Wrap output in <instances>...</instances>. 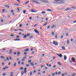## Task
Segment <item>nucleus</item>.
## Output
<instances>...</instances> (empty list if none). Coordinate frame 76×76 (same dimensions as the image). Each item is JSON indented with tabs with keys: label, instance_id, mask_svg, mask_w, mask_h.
Listing matches in <instances>:
<instances>
[{
	"label": "nucleus",
	"instance_id": "obj_41",
	"mask_svg": "<svg viewBox=\"0 0 76 76\" xmlns=\"http://www.w3.org/2000/svg\"><path fill=\"white\" fill-rule=\"evenodd\" d=\"M14 5H17V6H19V5L17 4H14Z\"/></svg>",
	"mask_w": 76,
	"mask_h": 76
},
{
	"label": "nucleus",
	"instance_id": "obj_62",
	"mask_svg": "<svg viewBox=\"0 0 76 76\" xmlns=\"http://www.w3.org/2000/svg\"><path fill=\"white\" fill-rule=\"evenodd\" d=\"M11 37H13V36H14V35H13V34H11Z\"/></svg>",
	"mask_w": 76,
	"mask_h": 76
},
{
	"label": "nucleus",
	"instance_id": "obj_56",
	"mask_svg": "<svg viewBox=\"0 0 76 76\" xmlns=\"http://www.w3.org/2000/svg\"><path fill=\"white\" fill-rule=\"evenodd\" d=\"M28 7H29V8H30L31 6H30V5H28Z\"/></svg>",
	"mask_w": 76,
	"mask_h": 76
},
{
	"label": "nucleus",
	"instance_id": "obj_12",
	"mask_svg": "<svg viewBox=\"0 0 76 76\" xmlns=\"http://www.w3.org/2000/svg\"><path fill=\"white\" fill-rule=\"evenodd\" d=\"M71 10V9L70 8H68L67 9H66L65 10H66V11H67V10Z\"/></svg>",
	"mask_w": 76,
	"mask_h": 76
},
{
	"label": "nucleus",
	"instance_id": "obj_50",
	"mask_svg": "<svg viewBox=\"0 0 76 76\" xmlns=\"http://www.w3.org/2000/svg\"><path fill=\"white\" fill-rule=\"evenodd\" d=\"M61 38L62 39H63V35H62L61 36Z\"/></svg>",
	"mask_w": 76,
	"mask_h": 76
},
{
	"label": "nucleus",
	"instance_id": "obj_34",
	"mask_svg": "<svg viewBox=\"0 0 76 76\" xmlns=\"http://www.w3.org/2000/svg\"><path fill=\"white\" fill-rule=\"evenodd\" d=\"M24 54H25V55H26V54H27V53H26V52H24Z\"/></svg>",
	"mask_w": 76,
	"mask_h": 76
},
{
	"label": "nucleus",
	"instance_id": "obj_33",
	"mask_svg": "<svg viewBox=\"0 0 76 76\" xmlns=\"http://www.w3.org/2000/svg\"><path fill=\"white\" fill-rule=\"evenodd\" d=\"M69 44V41L67 40V44Z\"/></svg>",
	"mask_w": 76,
	"mask_h": 76
},
{
	"label": "nucleus",
	"instance_id": "obj_42",
	"mask_svg": "<svg viewBox=\"0 0 76 76\" xmlns=\"http://www.w3.org/2000/svg\"><path fill=\"white\" fill-rule=\"evenodd\" d=\"M20 36H16V38H20Z\"/></svg>",
	"mask_w": 76,
	"mask_h": 76
},
{
	"label": "nucleus",
	"instance_id": "obj_17",
	"mask_svg": "<svg viewBox=\"0 0 76 76\" xmlns=\"http://www.w3.org/2000/svg\"><path fill=\"white\" fill-rule=\"evenodd\" d=\"M30 65H31V66H34V64L32 63H30Z\"/></svg>",
	"mask_w": 76,
	"mask_h": 76
},
{
	"label": "nucleus",
	"instance_id": "obj_37",
	"mask_svg": "<svg viewBox=\"0 0 76 76\" xmlns=\"http://www.w3.org/2000/svg\"><path fill=\"white\" fill-rule=\"evenodd\" d=\"M17 54H20V53L19 52H18Z\"/></svg>",
	"mask_w": 76,
	"mask_h": 76
},
{
	"label": "nucleus",
	"instance_id": "obj_49",
	"mask_svg": "<svg viewBox=\"0 0 76 76\" xmlns=\"http://www.w3.org/2000/svg\"><path fill=\"white\" fill-rule=\"evenodd\" d=\"M32 72H31L30 74V76H31V75H32Z\"/></svg>",
	"mask_w": 76,
	"mask_h": 76
},
{
	"label": "nucleus",
	"instance_id": "obj_44",
	"mask_svg": "<svg viewBox=\"0 0 76 76\" xmlns=\"http://www.w3.org/2000/svg\"><path fill=\"white\" fill-rule=\"evenodd\" d=\"M47 22H46L45 24L43 25V26H45V25H47Z\"/></svg>",
	"mask_w": 76,
	"mask_h": 76
},
{
	"label": "nucleus",
	"instance_id": "obj_60",
	"mask_svg": "<svg viewBox=\"0 0 76 76\" xmlns=\"http://www.w3.org/2000/svg\"><path fill=\"white\" fill-rule=\"evenodd\" d=\"M54 32H52V34L53 35H54Z\"/></svg>",
	"mask_w": 76,
	"mask_h": 76
},
{
	"label": "nucleus",
	"instance_id": "obj_55",
	"mask_svg": "<svg viewBox=\"0 0 76 76\" xmlns=\"http://www.w3.org/2000/svg\"><path fill=\"white\" fill-rule=\"evenodd\" d=\"M7 60H8V61H9V58L7 57Z\"/></svg>",
	"mask_w": 76,
	"mask_h": 76
},
{
	"label": "nucleus",
	"instance_id": "obj_22",
	"mask_svg": "<svg viewBox=\"0 0 76 76\" xmlns=\"http://www.w3.org/2000/svg\"><path fill=\"white\" fill-rule=\"evenodd\" d=\"M47 11H52V10H51V9H48V10H47Z\"/></svg>",
	"mask_w": 76,
	"mask_h": 76
},
{
	"label": "nucleus",
	"instance_id": "obj_19",
	"mask_svg": "<svg viewBox=\"0 0 76 76\" xmlns=\"http://www.w3.org/2000/svg\"><path fill=\"white\" fill-rule=\"evenodd\" d=\"M62 49L63 50H65L66 49H65V47H61Z\"/></svg>",
	"mask_w": 76,
	"mask_h": 76
},
{
	"label": "nucleus",
	"instance_id": "obj_35",
	"mask_svg": "<svg viewBox=\"0 0 76 76\" xmlns=\"http://www.w3.org/2000/svg\"><path fill=\"white\" fill-rule=\"evenodd\" d=\"M28 63H31V60H29L28 61Z\"/></svg>",
	"mask_w": 76,
	"mask_h": 76
},
{
	"label": "nucleus",
	"instance_id": "obj_23",
	"mask_svg": "<svg viewBox=\"0 0 76 76\" xmlns=\"http://www.w3.org/2000/svg\"><path fill=\"white\" fill-rule=\"evenodd\" d=\"M50 27V25H48L47 27V29H49Z\"/></svg>",
	"mask_w": 76,
	"mask_h": 76
},
{
	"label": "nucleus",
	"instance_id": "obj_53",
	"mask_svg": "<svg viewBox=\"0 0 76 76\" xmlns=\"http://www.w3.org/2000/svg\"><path fill=\"white\" fill-rule=\"evenodd\" d=\"M45 68V70H47V69H48V67H46Z\"/></svg>",
	"mask_w": 76,
	"mask_h": 76
},
{
	"label": "nucleus",
	"instance_id": "obj_18",
	"mask_svg": "<svg viewBox=\"0 0 76 76\" xmlns=\"http://www.w3.org/2000/svg\"><path fill=\"white\" fill-rule=\"evenodd\" d=\"M42 15H43V14H45V11L42 12Z\"/></svg>",
	"mask_w": 76,
	"mask_h": 76
},
{
	"label": "nucleus",
	"instance_id": "obj_47",
	"mask_svg": "<svg viewBox=\"0 0 76 76\" xmlns=\"http://www.w3.org/2000/svg\"><path fill=\"white\" fill-rule=\"evenodd\" d=\"M58 75H60L61 74V72H59L58 73Z\"/></svg>",
	"mask_w": 76,
	"mask_h": 76
},
{
	"label": "nucleus",
	"instance_id": "obj_6",
	"mask_svg": "<svg viewBox=\"0 0 76 76\" xmlns=\"http://www.w3.org/2000/svg\"><path fill=\"white\" fill-rule=\"evenodd\" d=\"M53 3H55V4H61L62 3H64L63 2H60L59 3H57V2H53Z\"/></svg>",
	"mask_w": 76,
	"mask_h": 76
},
{
	"label": "nucleus",
	"instance_id": "obj_64",
	"mask_svg": "<svg viewBox=\"0 0 76 76\" xmlns=\"http://www.w3.org/2000/svg\"><path fill=\"white\" fill-rule=\"evenodd\" d=\"M64 74H62V76H64Z\"/></svg>",
	"mask_w": 76,
	"mask_h": 76
},
{
	"label": "nucleus",
	"instance_id": "obj_32",
	"mask_svg": "<svg viewBox=\"0 0 76 76\" xmlns=\"http://www.w3.org/2000/svg\"><path fill=\"white\" fill-rule=\"evenodd\" d=\"M33 37H32V36H30L29 38H33Z\"/></svg>",
	"mask_w": 76,
	"mask_h": 76
},
{
	"label": "nucleus",
	"instance_id": "obj_15",
	"mask_svg": "<svg viewBox=\"0 0 76 76\" xmlns=\"http://www.w3.org/2000/svg\"><path fill=\"white\" fill-rule=\"evenodd\" d=\"M27 37V36L26 35H25L23 37V38H26Z\"/></svg>",
	"mask_w": 76,
	"mask_h": 76
},
{
	"label": "nucleus",
	"instance_id": "obj_24",
	"mask_svg": "<svg viewBox=\"0 0 76 76\" xmlns=\"http://www.w3.org/2000/svg\"><path fill=\"white\" fill-rule=\"evenodd\" d=\"M16 63H15L14 64V67H15V66H16Z\"/></svg>",
	"mask_w": 76,
	"mask_h": 76
},
{
	"label": "nucleus",
	"instance_id": "obj_45",
	"mask_svg": "<svg viewBox=\"0 0 76 76\" xmlns=\"http://www.w3.org/2000/svg\"><path fill=\"white\" fill-rule=\"evenodd\" d=\"M14 31H18V30L16 29H14Z\"/></svg>",
	"mask_w": 76,
	"mask_h": 76
},
{
	"label": "nucleus",
	"instance_id": "obj_52",
	"mask_svg": "<svg viewBox=\"0 0 76 76\" xmlns=\"http://www.w3.org/2000/svg\"><path fill=\"white\" fill-rule=\"evenodd\" d=\"M26 66L27 67H29V65L28 64H26Z\"/></svg>",
	"mask_w": 76,
	"mask_h": 76
},
{
	"label": "nucleus",
	"instance_id": "obj_28",
	"mask_svg": "<svg viewBox=\"0 0 76 76\" xmlns=\"http://www.w3.org/2000/svg\"><path fill=\"white\" fill-rule=\"evenodd\" d=\"M29 1H26V3H25V4H28V3H29Z\"/></svg>",
	"mask_w": 76,
	"mask_h": 76
},
{
	"label": "nucleus",
	"instance_id": "obj_20",
	"mask_svg": "<svg viewBox=\"0 0 76 76\" xmlns=\"http://www.w3.org/2000/svg\"><path fill=\"white\" fill-rule=\"evenodd\" d=\"M71 8H72V9H76V7H71Z\"/></svg>",
	"mask_w": 76,
	"mask_h": 76
},
{
	"label": "nucleus",
	"instance_id": "obj_2",
	"mask_svg": "<svg viewBox=\"0 0 76 76\" xmlns=\"http://www.w3.org/2000/svg\"><path fill=\"white\" fill-rule=\"evenodd\" d=\"M40 1H42V2H43V3H49V1L47 0H40Z\"/></svg>",
	"mask_w": 76,
	"mask_h": 76
},
{
	"label": "nucleus",
	"instance_id": "obj_39",
	"mask_svg": "<svg viewBox=\"0 0 76 76\" xmlns=\"http://www.w3.org/2000/svg\"><path fill=\"white\" fill-rule=\"evenodd\" d=\"M23 74H24V72H22L21 75H23Z\"/></svg>",
	"mask_w": 76,
	"mask_h": 76
},
{
	"label": "nucleus",
	"instance_id": "obj_57",
	"mask_svg": "<svg viewBox=\"0 0 76 76\" xmlns=\"http://www.w3.org/2000/svg\"><path fill=\"white\" fill-rule=\"evenodd\" d=\"M69 62H70V63H72V61L71 60H70L69 61Z\"/></svg>",
	"mask_w": 76,
	"mask_h": 76
},
{
	"label": "nucleus",
	"instance_id": "obj_61",
	"mask_svg": "<svg viewBox=\"0 0 76 76\" xmlns=\"http://www.w3.org/2000/svg\"><path fill=\"white\" fill-rule=\"evenodd\" d=\"M14 55H16V53L15 52V53H14Z\"/></svg>",
	"mask_w": 76,
	"mask_h": 76
},
{
	"label": "nucleus",
	"instance_id": "obj_54",
	"mask_svg": "<svg viewBox=\"0 0 76 76\" xmlns=\"http://www.w3.org/2000/svg\"><path fill=\"white\" fill-rule=\"evenodd\" d=\"M17 10H18V12H19V8H17Z\"/></svg>",
	"mask_w": 76,
	"mask_h": 76
},
{
	"label": "nucleus",
	"instance_id": "obj_8",
	"mask_svg": "<svg viewBox=\"0 0 76 76\" xmlns=\"http://www.w3.org/2000/svg\"><path fill=\"white\" fill-rule=\"evenodd\" d=\"M34 31L36 33H37V34H39V31L37 30L36 29H34Z\"/></svg>",
	"mask_w": 76,
	"mask_h": 76
},
{
	"label": "nucleus",
	"instance_id": "obj_59",
	"mask_svg": "<svg viewBox=\"0 0 76 76\" xmlns=\"http://www.w3.org/2000/svg\"><path fill=\"white\" fill-rule=\"evenodd\" d=\"M48 66H49V67H51V64H49V65H48Z\"/></svg>",
	"mask_w": 76,
	"mask_h": 76
},
{
	"label": "nucleus",
	"instance_id": "obj_1",
	"mask_svg": "<svg viewBox=\"0 0 76 76\" xmlns=\"http://www.w3.org/2000/svg\"><path fill=\"white\" fill-rule=\"evenodd\" d=\"M31 1H32V2L34 3H36V4H41V3L38 2L37 1H34V0H31Z\"/></svg>",
	"mask_w": 76,
	"mask_h": 76
},
{
	"label": "nucleus",
	"instance_id": "obj_5",
	"mask_svg": "<svg viewBox=\"0 0 76 76\" xmlns=\"http://www.w3.org/2000/svg\"><path fill=\"white\" fill-rule=\"evenodd\" d=\"M31 12L33 13H35V12H37V11H36L32 9H31Z\"/></svg>",
	"mask_w": 76,
	"mask_h": 76
},
{
	"label": "nucleus",
	"instance_id": "obj_58",
	"mask_svg": "<svg viewBox=\"0 0 76 76\" xmlns=\"http://www.w3.org/2000/svg\"><path fill=\"white\" fill-rule=\"evenodd\" d=\"M11 12L12 13H13V12H14L13 10H11Z\"/></svg>",
	"mask_w": 76,
	"mask_h": 76
},
{
	"label": "nucleus",
	"instance_id": "obj_46",
	"mask_svg": "<svg viewBox=\"0 0 76 76\" xmlns=\"http://www.w3.org/2000/svg\"><path fill=\"white\" fill-rule=\"evenodd\" d=\"M26 72H27V71H24L25 74H26Z\"/></svg>",
	"mask_w": 76,
	"mask_h": 76
},
{
	"label": "nucleus",
	"instance_id": "obj_16",
	"mask_svg": "<svg viewBox=\"0 0 76 76\" xmlns=\"http://www.w3.org/2000/svg\"><path fill=\"white\" fill-rule=\"evenodd\" d=\"M24 50L25 51H29V49H25Z\"/></svg>",
	"mask_w": 76,
	"mask_h": 76
},
{
	"label": "nucleus",
	"instance_id": "obj_7",
	"mask_svg": "<svg viewBox=\"0 0 76 76\" xmlns=\"http://www.w3.org/2000/svg\"><path fill=\"white\" fill-rule=\"evenodd\" d=\"M56 55H57L59 57H60V58H61L63 57V55L61 54H60L59 55L58 54H56Z\"/></svg>",
	"mask_w": 76,
	"mask_h": 76
},
{
	"label": "nucleus",
	"instance_id": "obj_43",
	"mask_svg": "<svg viewBox=\"0 0 76 76\" xmlns=\"http://www.w3.org/2000/svg\"><path fill=\"white\" fill-rule=\"evenodd\" d=\"M4 11H5V10L4 9H3L2 10V12H3V13L4 12Z\"/></svg>",
	"mask_w": 76,
	"mask_h": 76
},
{
	"label": "nucleus",
	"instance_id": "obj_63",
	"mask_svg": "<svg viewBox=\"0 0 76 76\" xmlns=\"http://www.w3.org/2000/svg\"><path fill=\"white\" fill-rule=\"evenodd\" d=\"M58 74V73H57V72H56L55 73V74L56 75H57Z\"/></svg>",
	"mask_w": 76,
	"mask_h": 76
},
{
	"label": "nucleus",
	"instance_id": "obj_21",
	"mask_svg": "<svg viewBox=\"0 0 76 76\" xmlns=\"http://www.w3.org/2000/svg\"><path fill=\"white\" fill-rule=\"evenodd\" d=\"M20 39H15L14 40V41H20Z\"/></svg>",
	"mask_w": 76,
	"mask_h": 76
},
{
	"label": "nucleus",
	"instance_id": "obj_29",
	"mask_svg": "<svg viewBox=\"0 0 76 76\" xmlns=\"http://www.w3.org/2000/svg\"><path fill=\"white\" fill-rule=\"evenodd\" d=\"M63 0H58V1H63Z\"/></svg>",
	"mask_w": 76,
	"mask_h": 76
},
{
	"label": "nucleus",
	"instance_id": "obj_25",
	"mask_svg": "<svg viewBox=\"0 0 76 76\" xmlns=\"http://www.w3.org/2000/svg\"><path fill=\"white\" fill-rule=\"evenodd\" d=\"M25 13H26V11H25V10H24L23 11V13L24 14H25Z\"/></svg>",
	"mask_w": 76,
	"mask_h": 76
},
{
	"label": "nucleus",
	"instance_id": "obj_36",
	"mask_svg": "<svg viewBox=\"0 0 76 76\" xmlns=\"http://www.w3.org/2000/svg\"><path fill=\"white\" fill-rule=\"evenodd\" d=\"M20 64V61H19L18 62V64Z\"/></svg>",
	"mask_w": 76,
	"mask_h": 76
},
{
	"label": "nucleus",
	"instance_id": "obj_14",
	"mask_svg": "<svg viewBox=\"0 0 76 76\" xmlns=\"http://www.w3.org/2000/svg\"><path fill=\"white\" fill-rule=\"evenodd\" d=\"M58 65H59V66H61V64L60 62H58Z\"/></svg>",
	"mask_w": 76,
	"mask_h": 76
},
{
	"label": "nucleus",
	"instance_id": "obj_51",
	"mask_svg": "<svg viewBox=\"0 0 76 76\" xmlns=\"http://www.w3.org/2000/svg\"><path fill=\"white\" fill-rule=\"evenodd\" d=\"M69 35V34H68V33H66V37H68V36Z\"/></svg>",
	"mask_w": 76,
	"mask_h": 76
},
{
	"label": "nucleus",
	"instance_id": "obj_4",
	"mask_svg": "<svg viewBox=\"0 0 76 76\" xmlns=\"http://www.w3.org/2000/svg\"><path fill=\"white\" fill-rule=\"evenodd\" d=\"M53 43L54 45H58V43L55 42V41H53Z\"/></svg>",
	"mask_w": 76,
	"mask_h": 76
},
{
	"label": "nucleus",
	"instance_id": "obj_9",
	"mask_svg": "<svg viewBox=\"0 0 76 76\" xmlns=\"http://www.w3.org/2000/svg\"><path fill=\"white\" fill-rule=\"evenodd\" d=\"M8 5H9L8 4H7L6 5H4V6L6 7H7V8H10V7L8 6Z\"/></svg>",
	"mask_w": 76,
	"mask_h": 76
},
{
	"label": "nucleus",
	"instance_id": "obj_40",
	"mask_svg": "<svg viewBox=\"0 0 76 76\" xmlns=\"http://www.w3.org/2000/svg\"><path fill=\"white\" fill-rule=\"evenodd\" d=\"M27 69V68H24V71H27L26 69Z\"/></svg>",
	"mask_w": 76,
	"mask_h": 76
},
{
	"label": "nucleus",
	"instance_id": "obj_11",
	"mask_svg": "<svg viewBox=\"0 0 76 76\" xmlns=\"http://www.w3.org/2000/svg\"><path fill=\"white\" fill-rule=\"evenodd\" d=\"M54 27H55V28H56V26H55L54 25H53L51 27V29L53 28H54Z\"/></svg>",
	"mask_w": 76,
	"mask_h": 76
},
{
	"label": "nucleus",
	"instance_id": "obj_38",
	"mask_svg": "<svg viewBox=\"0 0 76 76\" xmlns=\"http://www.w3.org/2000/svg\"><path fill=\"white\" fill-rule=\"evenodd\" d=\"M1 58H4V57L2 56H1Z\"/></svg>",
	"mask_w": 76,
	"mask_h": 76
},
{
	"label": "nucleus",
	"instance_id": "obj_3",
	"mask_svg": "<svg viewBox=\"0 0 76 76\" xmlns=\"http://www.w3.org/2000/svg\"><path fill=\"white\" fill-rule=\"evenodd\" d=\"M71 60L72 61H73V62H74V63H75V61L76 62V58H75V60H76L75 61V58L73 57L72 58Z\"/></svg>",
	"mask_w": 76,
	"mask_h": 76
},
{
	"label": "nucleus",
	"instance_id": "obj_26",
	"mask_svg": "<svg viewBox=\"0 0 76 76\" xmlns=\"http://www.w3.org/2000/svg\"><path fill=\"white\" fill-rule=\"evenodd\" d=\"M20 70H23V67H20L19 69Z\"/></svg>",
	"mask_w": 76,
	"mask_h": 76
},
{
	"label": "nucleus",
	"instance_id": "obj_10",
	"mask_svg": "<svg viewBox=\"0 0 76 76\" xmlns=\"http://www.w3.org/2000/svg\"><path fill=\"white\" fill-rule=\"evenodd\" d=\"M64 60H66V59H67V56L65 55H64Z\"/></svg>",
	"mask_w": 76,
	"mask_h": 76
},
{
	"label": "nucleus",
	"instance_id": "obj_13",
	"mask_svg": "<svg viewBox=\"0 0 76 76\" xmlns=\"http://www.w3.org/2000/svg\"><path fill=\"white\" fill-rule=\"evenodd\" d=\"M12 50H10V52L9 53V54H11V53H12Z\"/></svg>",
	"mask_w": 76,
	"mask_h": 76
},
{
	"label": "nucleus",
	"instance_id": "obj_31",
	"mask_svg": "<svg viewBox=\"0 0 76 76\" xmlns=\"http://www.w3.org/2000/svg\"><path fill=\"white\" fill-rule=\"evenodd\" d=\"M19 31H23V30L20 29H19Z\"/></svg>",
	"mask_w": 76,
	"mask_h": 76
},
{
	"label": "nucleus",
	"instance_id": "obj_27",
	"mask_svg": "<svg viewBox=\"0 0 76 76\" xmlns=\"http://www.w3.org/2000/svg\"><path fill=\"white\" fill-rule=\"evenodd\" d=\"M37 24H36L34 25V27H35L36 26H37Z\"/></svg>",
	"mask_w": 76,
	"mask_h": 76
},
{
	"label": "nucleus",
	"instance_id": "obj_48",
	"mask_svg": "<svg viewBox=\"0 0 76 76\" xmlns=\"http://www.w3.org/2000/svg\"><path fill=\"white\" fill-rule=\"evenodd\" d=\"M2 75L3 76H5V75H6V73H4L2 74Z\"/></svg>",
	"mask_w": 76,
	"mask_h": 76
},
{
	"label": "nucleus",
	"instance_id": "obj_30",
	"mask_svg": "<svg viewBox=\"0 0 76 76\" xmlns=\"http://www.w3.org/2000/svg\"><path fill=\"white\" fill-rule=\"evenodd\" d=\"M75 75H76V73H75L74 74H72L71 75V76H75Z\"/></svg>",
	"mask_w": 76,
	"mask_h": 76
}]
</instances>
